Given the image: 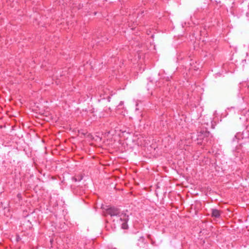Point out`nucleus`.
I'll use <instances>...</instances> for the list:
<instances>
[{
    "mask_svg": "<svg viewBox=\"0 0 249 249\" xmlns=\"http://www.w3.org/2000/svg\"><path fill=\"white\" fill-rule=\"evenodd\" d=\"M105 215L111 216L113 222H116L118 225L123 229H127L128 227L127 222L129 216L125 213H121L120 210L114 207H110L105 210Z\"/></svg>",
    "mask_w": 249,
    "mask_h": 249,
    "instance_id": "nucleus-1",
    "label": "nucleus"
},
{
    "mask_svg": "<svg viewBox=\"0 0 249 249\" xmlns=\"http://www.w3.org/2000/svg\"><path fill=\"white\" fill-rule=\"evenodd\" d=\"M135 246L137 249H151L143 236H141L137 240Z\"/></svg>",
    "mask_w": 249,
    "mask_h": 249,
    "instance_id": "nucleus-2",
    "label": "nucleus"
},
{
    "mask_svg": "<svg viewBox=\"0 0 249 249\" xmlns=\"http://www.w3.org/2000/svg\"><path fill=\"white\" fill-rule=\"evenodd\" d=\"M220 215V212L219 211L216 209H213L212 210V216L218 218Z\"/></svg>",
    "mask_w": 249,
    "mask_h": 249,
    "instance_id": "nucleus-3",
    "label": "nucleus"
},
{
    "mask_svg": "<svg viewBox=\"0 0 249 249\" xmlns=\"http://www.w3.org/2000/svg\"><path fill=\"white\" fill-rule=\"evenodd\" d=\"M123 104H124V102L123 101H121L120 104H119V106H121L123 105Z\"/></svg>",
    "mask_w": 249,
    "mask_h": 249,
    "instance_id": "nucleus-4",
    "label": "nucleus"
},
{
    "mask_svg": "<svg viewBox=\"0 0 249 249\" xmlns=\"http://www.w3.org/2000/svg\"><path fill=\"white\" fill-rule=\"evenodd\" d=\"M100 96L102 97L103 99H105L106 98V97H105L104 95L103 96L101 95Z\"/></svg>",
    "mask_w": 249,
    "mask_h": 249,
    "instance_id": "nucleus-5",
    "label": "nucleus"
},
{
    "mask_svg": "<svg viewBox=\"0 0 249 249\" xmlns=\"http://www.w3.org/2000/svg\"><path fill=\"white\" fill-rule=\"evenodd\" d=\"M105 39H106L105 38H104L102 39V41H105Z\"/></svg>",
    "mask_w": 249,
    "mask_h": 249,
    "instance_id": "nucleus-6",
    "label": "nucleus"
}]
</instances>
